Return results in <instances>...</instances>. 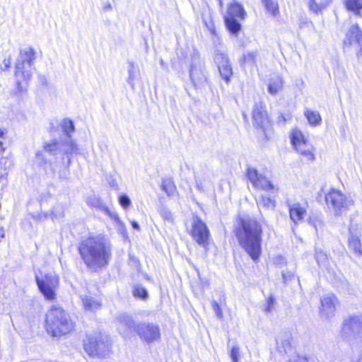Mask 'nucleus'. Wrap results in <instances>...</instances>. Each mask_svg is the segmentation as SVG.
<instances>
[{"mask_svg":"<svg viewBox=\"0 0 362 362\" xmlns=\"http://www.w3.org/2000/svg\"><path fill=\"white\" fill-rule=\"evenodd\" d=\"M78 252L86 266L96 272L110 263L112 255V246L108 238L98 235L82 240L78 246Z\"/></svg>","mask_w":362,"mask_h":362,"instance_id":"f257e3e1","label":"nucleus"},{"mask_svg":"<svg viewBox=\"0 0 362 362\" xmlns=\"http://www.w3.org/2000/svg\"><path fill=\"white\" fill-rule=\"evenodd\" d=\"M262 224L255 219H241L236 230L239 245L253 261L262 253Z\"/></svg>","mask_w":362,"mask_h":362,"instance_id":"f03ea898","label":"nucleus"},{"mask_svg":"<svg viewBox=\"0 0 362 362\" xmlns=\"http://www.w3.org/2000/svg\"><path fill=\"white\" fill-rule=\"evenodd\" d=\"M69 314L62 308L52 305L45 316V329L53 337H60L74 329Z\"/></svg>","mask_w":362,"mask_h":362,"instance_id":"7ed1b4c3","label":"nucleus"},{"mask_svg":"<svg viewBox=\"0 0 362 362\" xmlns=\"http://www.w3.org/2000/svg\"><path fill=\"white\" fill-rule=\"evenodd\" d=\"M35 59V51L33 47H28L20 50L15 71L16 88L19 93L26 90L28 82L31 78V66Z\"/></svg>","mask_w":362,"mask_h":362,"instance_id":"20e7f679","label":"nucleus"},{"mask_svg":"<svg viewBox=\"0 0 362 362\" xmlns=\"http://www.w3.org/2000/svg\"><path fill=\"white\" fill-rule=\"evenodd\" d=\"M325 201L327 206L336 216H341L346 213L354 204V201L351 196L336 189H332L325 195Z\"/></svg>","mask_w":362,"mask_h":362,"instance_id":"39448f33","label":"nucleus"},{"mask_svg":"<svg viewBox=\"0 0 362 362\" xmlns=\"http://www.w3.org/2000/svg\"><path fill=\"white\" fill-rule=\"evenodd\" d=\"M84 350L90 356L105 357L110 352V344L107 337H88L84 341Z\"/></svg>","mask_w":362,"mask_h":362,"instance_id":"423d86ee","label":"nucleus"},{"mask_svg":"<svg viewBox=\"0 0 362 362\" xmlns=\"http://www.w3.org/2000/svg\"><path fill=\"white\" fill-rule=\"evenodd\" d=\"M247 177L256 189H260L270 193L274 197L278 192V188L274 186L265 176L259 173L257 169L249 167L247 170Z\"/></svg>","mask_w":362,"mask_h":362,"instance_id":"0eeeda50","label":"nucleus"},{"mask_svg":"<svg viewBox=\"0 0 362 362\" xmlns=\"http://www.w3.org/2000/svg\"><path fill=\"white\" fill-rule=\"evenodd\" d=\"M39 290L44 297L49 300H52L56 297L55 291L59 285V278L55 274H46L40 278L35 276Z\"/></svg>","mask_w":362,"mask_h":362,"instance_id":"6e6552de","label":"nucleus"},{"mask_svg":"<svg viewBox=\"0 0 362 362\" xmlns=\"http://www.w3.org/2000/svg\"><path fill=\"white\" fill-rule=\"evenodd\" d=\"M136 332L147 344L158 341L160 339V329L158 325L151 322H143L136 325Z\"/></svg>","mask_w":362,"mask_h":362,"instance_id":"1a4fd4ad","label":"nucleus"},{"mask_svg":"<svg viewBox=\"0 0 362 362\" xmlns=\"http://www.w3.org/2000/svg\"><path fill=\"white\" fill-rule=\"evenodd\" d=\"M189 76L194 86H201L206 81L203 63L196 51L191 55Z\"/></svg>","mask_w":362,"mask_h":362,"instance_id":"9d476101","label":"nucleus"},{"mask_svg":"<svg viewBox=\"0 0 362 362\" xmlns=\"http://www.w3.org/2000/svg\"><path fill=\"white\" fill-rule=\"evenodd\" d=\"M344 49L355 47L362 51V30L357 23L351 24L347 28L343 40Z\"/></svg>","mask_w":362,"mask_h":362,"instance_id":"9b49d317","label":"nucleus"},{"mask_svg":"<svg viewBox=\"0 0 362 362\" xmlns=\"http://www.w3.org/2000/svg\"><path fill=\"white\" fill-rule=\"evenodd\" d=\"M214 62L216 64L221 78L226 82L230 81L233 75L231 64L225 50L216 49L214 52Z\"/></svg>","mask_w":362,"mask_h":362,"instance_id":"f8f14e48","label":"nucleus"},{"mask_svg":"<svg viewBox=\"0 0 362 362\" xmlns=\"http://www.w3.org/2000/svg\"><path fill=\"white\" fill-rule=\"evenodd\" d=\"M191 235L199 245L205 247L208 244L209 230L205 223L198 217H195L193 220Z\"/></svg>","mask_w":362,"mask_h":362,"instance_id":"ddd939ff","label":"nucleus"},{"mask_svg":"<svg viewBox=\"0 0 362 362\" xmlns=\"http://www.w3.org/2000/svg\"><path fill=\"white\" fill-rule=\"evenodd\" d=\"M337 303L338 300L333 293L325 294L321 298V306L320 308L321 316L325 318L332 317L335 314Z\"/></svg>","mask_w":362,"mask_h":362,"instance_id":"4468645a","label":"nucleus"},{"mask_svg":"<svg viewBox=\"0 0 362 362\" xmlns=\"http://www.w3.org/2000/svg\"><path fill=\"white\" fill-rule=\"evenodd\" d=\"M350 236L348 240V246L350 250L354 251V255L356 257L362 256V248L361 243V229L359 227L356 226H351L349 228Z\"/></svg>","mask_w":362,"mask_h":362,"instance_id":"2eb2a0df","label":"nucleus"},{"mask_svg":"<svg viewBox=\"0 0 362 362\" xmlns=\"http://www.w3.org/2000/svg\"><path fill=\"white\" fill-rule=\"evenodd\" d=\"M362 330V322L358 317H350L344 320L342 326V335L349 337Z\"/></svg>","mask_w":362,"mask_h":362,"instance_id":"dca6fc26","label":"nucleus"},{"mask_svg":"<svg viewBox=\"0 0 362 362\" xmlns=\"http://www.w3.org/2000/svg\"><path fill=\"white\" fill-rule=\"evenodd\" d=\"M117 327L119 332L124 335L127 336L129 332L132 330L136 331L135 323L132 317L125 313L119 314L117 317Z\"/></svg>","mask_w":362,"mask_h":362,"instance_id":"f3484780","label":"nucleus"},{"mask_svg":"<svg viewBox=\"0 0 362 362\" xmlns=\"http://www.w3.org/2000/svg\"><path fill=\"white\" fill-rule=\"evenodd\" d=\"M276 349L280 353L289 354L293 350L292 334L289 332L279 334L276 338Z\"/></svg>","mask_w":362,"mask_h":362,"instance_id":"a211bd4d","label":"nucleus"},{"mask_svg":"<svg viewBox=\"0 0 362 362\" xmlns=\"http://www.w3.org/2000/svg\"><path fill=\"white\" fill-rule=\"evenodd\" d=\"M287 206L288 208L290 218L295 224H297L298 222L303 220L307 212L305 206H302L298 202H288Z\"/></svg>","mask_w":362,"mask_h":362,"instance_id":"6ab92c4d","label":"nucleus"},{"mask_svg":"<svg viewBox=\"0 0 362 362\" xmlns=\"http://www.w3.org/2000/svg\"><path fill=\"white\" fill-rule=\"evenodd\" d=\"M252 117L255 124L260 128H264L269 124L267 112L261 103H255L252 111Z\"/></svg>","mask_w":362,"mask_h":362,"instance_id":"aec40b11","label":"nucleus"},{"mask_svg":"<svg viewBox=\"0 0 362 362\" xmlns=\"http://www.w3.org/2000/svg\"><path fill=\"white\" fill-rule=\"evenodd\" d=\"M296 152L302 157V159L306 162L311 163L315 159L314 153V146L307 141L304 144L294 148Z\"/></svg>","mask_w":362,"mask_h":362,"instance_id":"412c9836","label":"nucleus"},{"mask_svg":"<svg viewBox=\"0 0 362 362\" xmlns=\"http://www.w3.org/2000/svg\"><path fill=\"white\" fill-rule=\"evenodd\" d=\"M62 153L67 156V165L69 166L71 163L70 156L79 153V148L78 145L72 139L71 136H69V138H64V139L62 140Z\"/></svg>","mask_w":362,"mask_h":362,"instance_id":"4be33fe9","label":"nucleus"},{"mask_svg":"<svg viewBox=\"0 0 362 362\" xmlns=\"http://www.w3.org/2000/svg\"><path fill=\"white\" fill-rule=\"evenodd\" d=\"M309 10L315 14L321 13L332 0H303Z\"/></svg>","mask_w":362,"mask_h":362,"instance_id":"5701e85b","label":"nucleus"},{"mask_svg":"<svg viewBox=\"0 0 362 362\" xmlns=\"http://www.w3.org/2000/svg\"><path fill=\"white\" fill-rule=\"evenodd\" d=\"M127 69L128 72V77L127 78V81L128 84L131 86L132 89L134 90L135 81L139 76V71L138 66L132 61H128Z\"/></svg>","mask_w":362,"mask_h":362,"instance_id":"b1692460","label":"nucleus"},{"mask_svg":"<svg viewBox=\"0 0 362 362\" xmlns=\"http://www.w3.org/2000/svg\"><path fill=\"white\" fill-rule=\"evenodd\" d=\"M81 300L86 311L95 312L101 307L100 302L90 296H83Z\"/></svg>","mask_w":362,"mask_h":362,"instance_id":"393cba45","label":"nucleus"},{"mask_svg":"<svg viewBox=\"0 0 362 362\" xmlns=\"http://www.w3.org/2000/svg\"><path fill=\"white\" fill-rule=\"evenodd\" d=\"M304 115L308 123L313 127H317L322 124V117L317 111L306 108L304 110Z\"/></svg>","mask_w":362,"mask_h":362,"instance_id":"a878e982","label":"nucleus"},{"mask_svg":"<svg viewBox=\"0 0 362 362\" xmlns=\"http://www.w3.org/2000/svg\"><path fill=\"white\" fill-rule=\"evenodd\" d=\"M245 16V11L243 7L238 4H233L230 6L228 10V16L226 17H232L234 18L244 19Z\"/></svg>","mask_w":362,"mask_h":362,"instance_id":"bb28decb","label":"nucleus"},{"mask_svg":"<svg viewBox=\"0 0 362 362\" xmlns=\"http://www.w3.org/2000/svg\"><path fill=\"white\" fill-rule=\"evenodd\" d=\"M290 137L292 146L294 148L308 141L303 132L297 129L292 130Z\"/></svg>","mask_w":362,"mask_h":362,"instance_id":"cd10ccee","label":"nucleus"},{"mask_svg":"<svg viewBox=\"0 0 362 362\" xmlns=\"http://www.w3.org/2000/svg\"><path fill=\"white\" fill-rule=\"evenodd\" d=\"M283 88V79L277 76L272 78L268 84V91L272 95H276Z\"/></svg>","mask_w":362,"mask_h":362,"instance_id":"c85d7f7f","label":"nucleus"},{"mask_svg":"<svg viewBox=\"0 0 362 362\" xmlns=\"http://www.w3.org/2000/svg\"><path fill=\"white\" fill-rule=\"evenodd\" d=\"M59 127L62 130L65 138L71 136V133L74 132L75 131L74 122L69 118L63 119L59 123Z\"/></svg>","mask_w":362,"mask_h":362,"instance_id":"c756f323","label":"nucleus"},{"mask_svg":"<svg viewBox=\"0 0 362 362\" xmlns=\"http://www.w3.org/2000/svg\"><path fill=\"white\" fill-rule=\"evenodd\" d=\"M225 23L229 32L234 35H237L241 28V25L238 21L236 18L226 16Z\"/></svg>","mask_w":362,"mask_h":362,"instance_id":"7c9ffc66","label":"nucleus"},{"mask_svg":"<svg viewBox=\"0 0 362 362\" xmlns=\"http://www.w3.org/2000/svg\"><path fill=\"white\" fill-rule=\"evenodd\" d=\"M344 5L348 11L354 13L356 15H361L362 0H344Z\"/></svg>","mask_w":362,"mask_h":362,"instance_id":"2f4dec72","label":"nucleus"},{"mask_svg":"<svg viewBox=\"0 0 362 362\" xmlns=\"http://www.w3.org/2000/svg\"><path fill=\"white\" fill-rule=\"evenodd\" d=\"M45 150L52 155H57L62 153V140L58 142L55 139L50 142L45 143Z\"/></svg>","mask_w":362,"mask_h":362,"instance_id":"473e14b6","label":"nucleus"},{"mask_svg":"<svg viewBox=\"0 0 362 362\" xmlns=\"http://www.w3.org/2000/svg\"><path fill=\"white\" fill-rule=\"evenodd\" d=\"M86 203L89 206L98 209L100 211L106 209V205L100 197L95 194L89 196L86 199Z\"/></svg>","mask_w":362,"mask_h":362,"instance_id":"72a5a7b5","label":"nucleus"},{"mask_svg":"<svg viewBox=\"0 0 362 362\" xmlns=\"http://www.w3.org/2000/svg\"><path fill=\"white\" fill-rule=\"evenodd\" d=\"M315 259L320 267L328 269V268L330 267L329 259L327 254L325 253L322 250H316Z\"/></svg>","mask_w":362,"mask_h":362,"instance_id":"f704fd0d","label":"nucleus"},{"mask_svg":"<svg viewBox=\"0 0 362 362\" xmlns=\"http://www.w3.org/2000/svg\"><path fill=\"white\" fill-rule=\"evenodd\" d=\"M161 188L168 196L173 195L176 190V187L170 178L163 179Z\"/></svg>","mask_w":362,"mask_h":362,"instance_id":"c9c22d12","label":"nucleus"},{"mask_svg":"<svg viewBox=\"0 0 362 362\" xmlns=\"http://www.w3.org/2000/svg\"><path fill=\"white\" fill-rule=\"evenodd\" d=\"M257 204L259 206L264 207L267 209H273L275 206L274 199L265 195L261 196V197L257 200Z\"/></svg>","mask_w":362,"mask_h":362,"instance_id":"e433bc0d","label":"nucleus"},{"mask_svg":"<svg viewBox=\"0 0 362 362\" xmlns=\"http://www.w3.org/2000/svg\"><path fill=\"white\" fill-rule=\"evenodd\" d=\"M133 294L136 298H139L143 300L146 299L148 296L146 288L139 284L134 286Z\"/></svg>","mask_w":362,"mask_h":362,"instance_id":"4c0bfd02","label":"nucleus"},{"mask_svg":"<svg viewBox=\"0 0 362 362\" xmlns=\"http://www.w3.org/2000/svg\"><path fill=\"white\" fill-rule=\"evenodd\" d=\"M159 214L164 221L168 222V223H173L174 218L173 214L172 212L165 206H161L159 209Z\"/></svg>","mask_w":362,"mask_h":362,"instance_id":"58836bf2","label":"nucleus"},{"mask_svg":"<svg viewBox=\"0 0 362 362\" xmlns=\"http://www.w3.org/2000/svg\"><path fill=\"white\" fill-rule=\"evenodd\" d=\"M257 52L256 51L247 52L243 55V63L253 65L256 63Z\"/></svg>","mask_w":362,"mask_h":362,"instance_id":"ea45409f","label":"nucleus"},{"mask_svg":"<svg viewBox=\"0 0 362 362\" xmlns=\"http://www.w3.org/2000/svg\"><path fill=\"white\" fill-rule=\"evenodd\" d=\"M308 222L315 229L316 231L322 229L323 226L322 221L318 216H310L308 219Z\"/></svg>","mask_w":362,"mask_h":362,"instance_id":"a19ab883","label":"nucleus"},{"mask_svg":"<svg viewBox=\"0 0 362 362\" xmlns=\"http://www.w3.org/2000/svg\"><path fill=\"white\" fill-rule=\"evenodd\" d=\"M203 21L206 28L211 33V34L214 36H217L215 25L211 18L210 16L204 17Z\"/></svg>","mask_w":362,"mask_h":362,"instance_id":"79ce46f5","label":"nucleus"},{"mask_svg":"<svg viewBox=\"0 0 362 362\" xmlns=\"http://www.w3.org/2000/svg\"><path fill=\"white\" fill-rule=\"evenodd\" d=\"M267 10L273 16H275L278 12V5L272 0H262Z\"/></svg>","mask_w":362,"mask_h":362,"instance_id":"37998d69","label":"nucleus"},{"mask_svg":"<svg viewBox=\"0 0 362 362\" xmlns=\"http://www.w3.org/2000/svg\"><path fill=\"white\" fill-rule=\"evenodd\" d=\"M64 206L61 204H57L53 208L52 211V219L58 218L59 217L64 216Z\"/></svg>","mask_w":362,"mask_h":362,"instance_id":"c03bdc74","label":"nucleus"},{"mask_svg":"<svg viewBox=\"0 0 362 362\" xmlns=\"http://www.w3.org/2000/svg\"><path fill=\"white\" fill-rule=\"evenodd\" d=\"M118 202L124 209H127L132 204L130 198L126 194L119 195Z\"/></svg>","mask_w":362,"mask_h":362,"instance_id":"a18cd8bd","label":"nucleus"},{"mask_svg":"<svg viewBox=\"0 0 362 362\" xmlns=\"http://www.w3.org/2000/svg\"><path fill=\"white\" fill-rule=\"evenodd\" d=\"M230 356L233 362H238L240 356V348L238 345L232 346L230 352Z\"/></svg>","mask_w":362,"mask_h":362,"instance_id":"49530a36","label":"nucleus"},{"mask_svg":"<svg viewBox=\"0 0 362 362\" xmlns=\"http://www.w3.org/2000/svg\"><path fill=\"white\" fill-rule=\"evenodd\" d=\"M7 160L5 158L0 159V183L4 180V176L7 174L6 173V165Z\"/></svg>","mask_w":362,"mask_h":362,"instance_id":"de8ad7c7","label":"nucleus"},{"mask_svg":"<svg viewBox=\"0 0 362 362\" xmlns=\"http://www.w3.org/2000/svg\"><path fill=\"white\" fill-rule=\"evenodd\" d=\"M289 362H312V361L307 356L298 354L293 356L290 359Z\"/></svg>","mask_w":362,"mask_h":362,"instance_id":"09e8293b","label":"nucleus"},{"mask_svg":"<svg viewBox=\"0 0 362 362\" xmlns=\"http://www.w3.org/2000/svg\"><path fill=\"white\" fill-rule=\"evenodd\" d=\"M274 303H275L274 298L272 296H269L267 300V304L264 308V311L266 313L272 312V310L274 309Z\"/></svg>","mask_w":362,"mask_h":362,"instance_id":"8fccbe9b","label":"nucleus"},{"mask_svg":"<svg viewBox=\"0 0 362 362\" xmlns=\"http://www.w3.org/2000/svg\"><path fill=\"white\" fill-rule=\"evenodd\" d=\"M211 306H212V308H213L216 317L220 319L222 318L223 313H222L221 308L219 305V304L216 301L213 300L211 302Z\"/></svg>","mask_w":362,"mask_h":362,"instance_id":"3c124183","label":"nucleus"},{"mask_svg":"<svg viewBox=\"0 0 362 362\" xmlns=\"http://www.w3.org/2000/svg\"><path fill=\"white\" fill-rule=\"evenodd\" d=\"M102 211H104L107 215H108L112 219H114L118 222H119V218L117 213L111 211L108 207L106 206V209H103Z\"/></svg>","mask_w":362,"mask_h":362,"instance_id":"603ef678","label":"nucleus"},{"mask_svg":"<svg viewBox=\"0 0 362 362\" xmlns=\"http://www.w3.org/2000/svg\"><path fill=\"white\" fill-rule=\"evenodd\" d=\"M3 140H4V134L2 130L0 129V156L4 151V148L3 146Z\"/></svg>","mask_w":362,"mask_h":362,"instance_id":"864d4df0","label":"nucleus"},{"mask_svg":"<svg viewBox=\"0 0 362 362\" xmlns=\"http://www.w3.org/2000/svg\"><path fill=\"white\" fill-rule=\"evenodd\" d=\"M351 362H362V349L358 356H354Z\"/></svg>","mask_w":362,"mask_h":362,"instance_id":"5fc2aeb1","label":"nucleus"},{"mask_svg":"<svg viewBox=\"0 0 362 362\" xmlns=\"http://www.w3.org/2000/svg\"><path fill=\"white\" fill-rule=\"evenodd\" d=\"M195 180H196L197 187L199 189V190L203 191L204 190V187H203L202 183L201 182V181L198 180L197 177H195Z\"/></svg>","mask_w":362,"mask_h":362,"instance_id":"6e6d98bb","label":"nucleus"},{"mask_svg":"<svg viewBox=\"0 0 362 362\" xmlns=\"http://www.w3.org/2000/svg\"><path fill=\"white\" fill-rule=\"evenodd\" d=\"M4 63V68L5 69H7L8 67L10 66V64H11V59H5L3 62Z\"/></svg>","mask_w":362,"mask_h":362,"instance_id":"4d7b16f0","label":"nucleus"},{"mask_svg":"<svg viewBox=\"0 0 362 362\" xmlns=\"http://www.w3.org/2000/svg\"><path fill=\"white\" fill-rule=\"evenodd\" d=\"M131 223H132V226L133 227V228H134L136 230H139V225L136 221H132Z\"/></svg>","mask_w":362,"mask_h":362,"instance_id":"13d9d810","label":"nucleus"},{"mask_svg":"<svg viewBox=\"0 0 362 362\" xmlns=\"http://www.w3.org/2000/svg\"><path fill=\"white\" fill-rule=\"evenodd\" d=\"M309 26V25H313V23L311 21H306V22H304V23H301L300 25V28H303L304 26Z\"/></svg>","mask_w":362,"mask_h":362,"instance_id":"bf43d9fd","label":"nucleus"},{"mask_svg":"<svg viewBox=\"0 0 362 362\" xmlns=\"http://www.w3.org/2000/svg\"><path fill=\"white\" fill-rule=\"evenodd\" d=\"M104 9H105V11L111 10V9H112V6H111V4H109V3H108L107 4H106V5L105 6V7H104Z\"/></svg>","mask_w":362,"mask_h":362,"instance_id":"052dcab7","label":"nucleus"},{"mask_svg":"<svg viewBox=\"0 0 362 362\" xmlns=\"http://www.w3.org/2000/svg\"><path fill=\"white\" fill-rule=\"evenodd\" d=\"M282 277H283V280L285 283L287 282V281L288 280L287 276L286 275V274L283 273L282 274Z\"/></svg>","mask_w":362,"mask_h":362,"instance_id":"680f3d73","label":"nucleus"},{"mask_svg":"<svg viewBox=\"0 0 362 362\" xmlns=\"http://www.w3.org/2000/svg\"><path fill=\"white\" fill-rule=\"evenodd\" d=\"M160 64L162 66L165 67V64L164 62V61L163 60V59H160Z\"/></svg>","mask_w":362,"mask_h":362,"instance_id":"e2e57ef3","label":"nucleus"},{"mask_svg":"<svg viewBox=\"0 0 362 362\" xmlns=\"http://www.w3.org/2000/svg\"><path fill=\"white\" fill-rule=\"evenodd\" d=\"M243 117H244L245 119H246L247 117L245 114H243Z\"/></svg>","mask_w":362,"mask_h":362,"instance_id":"0e129e2a","label":"nucleus"}]
</instances>
